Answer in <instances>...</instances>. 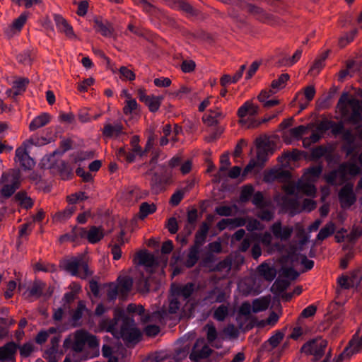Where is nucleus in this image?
Returning a JSON list of instances; mask_svg holds the SVG:
<instances>
[{
    "mask_svg": "<svg viewBox=\"0 0 362 362\" xmlns=\"http://www.w3.org/2000/svg\"><path fill=\"white\" fill-rule=\"evenodd\" d=\"M322 167L320 165L313 166L306 170L301 180L296 184L288 180L283 185V189L287 195L298 194L303 193L308 196H313L316 193V188L313 182L321 175Z\"/></svg>",
    "mask_w": 362,
    "mask_h": 362,
    "instance_id": "nucleus-1",
    "label": "nucleus"
},
{
    "mask_svg": "<svg viewBox=\"0 0 362 362\" xmlns=\"http://www.w3.org/2000/svg\"><path fill=\"white\" fill-rule=\"evenodd\" d=\"M362 173V168L356 163V158L353 156L347 162L341 163L338 169L325 175L326 182L332 185H341L348 179V176H356Z\"/></svg>",
    "mask_w": 362,
    "mask_h": 362,
    "instance_id": "nucleus-2",
    "label": "nucleus"
},
{
    "mask_svg": "<svg viewBox=\"0 0 362 362\" xmlns=\"http://www.w3.org/2000/svg\"><path fill=\"white\" fill-rule=\"evenodd\" d=\"M86 344L89 348L95 349L98 347L99 342L96 337L83 329H80L66 338L63 346L65 349L71 348L76 352H81Z\"/></svg>",
    "mask_w": 362,
    "mask_h": 362,
    "instance_id": "nucleus-3",
    "label": "nucleus"
},
{
    "mask_svg": "<svg viewBox=\"0 0 362 362\" xmlns=\"http://www.w3.org/2000/svg\"><path fill=\"white\" fill-rule=\"evenodd\" d=\"M255 240L260 243L269 254L281 250V245L279 243H273L271 233L266 231L263 233H252L250 236H247L241 243L239 247L240 250L242 252L247 251L252 242Z\"/></svg>",
    "mask_w": 362,
    "mask_h": 362,
    "instance_id": "nucleus-4",
    "label": "nucleus"
},
{
    "mask_svg": "<svg viewBox=\"0 0 362 362\" xmlns=\"http://www.w3.org/2000/svg\"><path fill=\"white\" fill-rule=\"evenodd\" d=\"M117 320L122 321L120 329V336L126 341L130 343H136L139 340L140 332L135 327L134 321L132 317L124 315V311L122 310H115Z\"/></svg>",
    "mask_w": 362,
    "mask_h": 362,
    "instance_id": "nucleus-5",
    "label": "nucleus"
},
{
    "mask_svg": "<svg viewBox=\"0 0 362 362\" xmlns=\"http://www.w3.org/2000/svg\"><path fill=\"white\" fill-rule=\"evenodd\" d=\"M330 129L334 135L342 134L343 139L346 142L345 148L347 155H351L356 148L362 146V128L358 129L360 143L356 142V136L353 135L350 131H344V122L341 121L339 122H332Z\"/></svg>",
    "mask_w": 362,
    "mask_h": 362,
    "instance_id": "nucleus-6",
    "label": "nucleus"
},
{
    "mask_svg": "<svg viewBox=\"0 0 362 362\" xmlns=\"http://www.w3.org/2000/svg\"><path fill=\"white\" fill-rule=\"evenodd\" d=\"M62 267L65 271L72 276H78L81 279H86L92 274L83 255L73 257L64 260L62 262Z\"/></svg>",
    "mask_w": 362,
    "mask_h": 362,
    "instance_id": "nucleus-7",
    "label": "nucleus"
},
{
    "mask_svg": "<svg viewBox=\"0 0 362 362\" xmlns=\"http://www.w3.org/2000/svg\"><path fill=\"white\" fill-rule=\"evenodd\" d=\"M259 112V107L252 101L247 100L238 110L239 122L247 128H253L259 126L260 122H257L252 117Z\"/></svg>",
    "mask_w": 362,
    "mask_h": 362,
    "instance_id": "nucleus-8",
    "label": "nucleus"
},
{
    "mask_svg": "<svg viewBox=\"0 0 362 362\" xmlns=\"http://www.w3.org/2000/svg\"><path fill=\"white\" fill-rule=\"evenodd\" d=\"M327 341L321 338H317L306 342L301 347V352L306 355L313 356L315 360H319L324 354Z\"/></svg>",
    "mask_w": 362,
    "mask_h": 362,
    "instance_id": "nucleus-9",
    "label": "nucleus"
},
{
    "mask_svg": "<svg viewBox=\"0 0 362 362\" xmlns=\"http://www.w3.org/2000/svg\"><path fill=\"white\" fill-rule=\"evenodd\" d=\"M338 283L343 288H356L362 291V272L357 270L350 274L338 279Z\"/></svg>",
    "mask_w": 362,
    "mask_h": 362,
    "instance_id": "nucleus-10",
    "label": "nucleus"
},
{
    "mask_svg": "<svg viewBox=\"0 0 362 362\" xmlns=\"http://www.w3.org/2000/svg\"><path fill=\"white\" fill-rule=\"evenodd\" d=\"M76 236L86 238L89 243L94 244L99 242L104 237V230L101 227L92 226L88 231L80 228L74 230Z\"/></svg>",
    "mask_w": 362,
    "mask_h": 362,
    "instance_id": "nucleus-11",
    "label": "nucleus"
},
{
    "mask_svg": "<svg viewBox=\"0 0 362 362\" xmlns=\"http://www.w3.org/2000/svg\"><path fill=\"white\" fill-rule=\"evenodd\" d=\"M353 187L354 185L352 184L348 183L339 192V199L341 207L344 209L349 208L356 200Z\"/></svg>",
    "mask_w": 362,
    "mask_h": 362,
    "instance_id": "nucleus-12",
    "label": "nucleus"
},
{
    "mask_svg": "<svg viewBox=\"0 0 362 362\" xmlns=\"http://www.w3.org/2000/svg\"><path fill=\"white\" fill-rule=\"evenodd\" d=\"M271 235L281 241L288 240L293 233L291 226H283L280 221L275 222L270 227Z\"/></svg>",
    "mask_w": 362,
    "mask_h": 362,
    "instance_id": "nucleus-13",
    "label": "nucleus"
},
{
    "mask_svg": "<svg viewBox=\"0 0 362 362\" xmlns=\"http://www.w3.org/2000/svg\"><path fill=\"white\" fill-rule=\"evenodd\" d=\"M211 352L204 339H198L190 353L189 358L193 361L208 357Z\"/></svg>",
    "mask_w": 362,
    "mask_h": 362,
    "instance_id": "nucleus-14",
    "label": "nucleus"
},
{
    "mask_svg": "<svg viewBox=\"0 0 362 362\" xmlns=\"http://www.w3.org/2000/svg\"><path fill=\"white\" fill-rule=\"evenodd\" d=\"M195 290V284L187 283L186 284H173L171 286V293L174 297L182 298L183 300H187Z\"/></svg>",
    "mask_w": 362,
    "mask_h": 362,
    "instance_id": "nucleus-15",
    "label": "nucleus"
},
{
    "mask_svg": "<svg viewBox=\"0 0 362 362\" xmlns=\"http://www.w3.org/2000/svg\"><path fill=\"white\" fill-rule=\"evenodd\" d=\"M267 160V153L264 149L259 148L256 159H251L243 170V175L252 172L255 168H262Z\"/></svg>",
    "mask_w": 362,
    "mask_h": 362,
    "instance_id": "nucleus-16",
    "label": "nucleus"
},
{
    "mask_svg": "<svg viewBox=\"0 0 362 362\" xmlns=\"http://www.w3.org/2000/svg\"><path fill=\"white\" fill-rule=\"evenodd\" d=\"M15 161L24 169H30L35 165L33 159L29 156L25 148L23 146L16 148Z\"/></svg>",
    "mask_w": 362,
    "mask_h": 362,
    "instance_id": "nucleus-17",
    "label": "nucleus"
},
{
    "mask_svg": "<svg viewBox=\"0 0 362 362\" xmlns=\"http://www.w3.org/2000/svg\"><path fill=\"white\" fill-rule=\"evenodd\" d=\"M137 257L139 264L144 267L146 272H151L152 269L158 265V260L154 255L145 251L139 252Z\"/></svg>",
    "mask_w": 362,
    "mask_h": 362,
    "instance_id": "nucleus-18",
    "label": "nucleus"
},
{
    "mask_svg": "<svg viewBox=\"0 0 362 362\" xmlns=\"http://www.w3.org/2000/svg\"><path fill=\"white\" fill-rule=\"evenodd\" d=\"M362 349V338L358 336H354L350 341L349 345L339 356V359L343 360L349 358L351 356L358 353Z\"/></svg>",
    "mask_w": 362,
    "mask_h": 362,
    "instance_id": "nucleus-19",
    "label": "nucleus"
},
{
    "mask_svg": "<svg viewBox=\"0 0 362 362\" xmlns=\"http://www.w3.org/2000/svg\"><path fill=\"white\" fill-rule=\"evenodd\" d=\"M229 298V294L219 287H215L209 291L204 300L206 303H215L225 302Z\"/></svg>",
    "mask_w": 362,
    "mask_h": 362,
    "instance_id": "nucleus-20",
    "label": "nucleus"
},
{
    "mask_svg": "<svg viewBox=\"0 0 362 362\" xmlns=\"http://www.w3.org/2000/svg\"><path fill=\"white\" fill-rule=\"evenodd\" d=\"M54 20L59 31L63 33L70 39H75L76 37L71 25L62 16L54 14Z\"/></svg>",
    "mask_w": 362,
    "mask_h": 362,
    "instance_id": "nucleus-21",
    "label": "nucleus"
},
{
    "mask_svg": "<svg viewBox=\"0 0 362 362\" xmlns=\"http://www.w3.org/2000/svg\"><path fill=\"white\" fill-rule=\"evenodd\" d=\"M206 332V337L208 342L217 349L221 347V341L223 339L218 336L215 327L212 324H207L204 327Z\"/></svg>",
    "mask_w": 362,
    "mask_h": 362,
    "instance_id": "nucleus-22",
    "label": "nucleus"
},
{
    "mask_svg": "<svg viewBox=\"0 0 362 362\" xmlns=\"http://www.w3.org/2000/svg\"><path fill=\"white\" fill-rule=\"evenodd\" d=\"M288 258L295 262L293 266H298V264H300L306 270L311 269L314 265L313 260L308 259L305 255L298 254L296 250L289 253Z\"/></svg>",
    "mask_w": 362,
    "mask_h": 362,
    "instance_id": "nucleus-23",
    "label": "nucleus"
},
{
    "mask_svg": "<svg viewBox=\"0 0 362 362\" xmlns=\"http://www.w3.org/2000/svg\"><path fill=\"white\" fill-rule=\"evenodd\" d=\"M12 183L11 185H6L3 187L1 189V194L4 197H11L15 191L18 188L20 185V180H19V174L18 173H14L12 175Z\"/></svg>",
    "mask_w": 362,
    "mask_h": 362,
    "instance_id": "nucleus-24",
    "label": "nucleus"
},
{
    "mask_svg": "<svg viewBox=\"0 0 362 362\" xmlns=\"http://www.w3.org/2000/svg\"><path fill=\"white\" fill-rule=\"evenodd\" d=\"M103 134L108 137H118L121 135L125 134V133L123 131L122 124L117 122L115 124H105L103 129Z\"/></svg>",
    "mask_w": 362,
    "mask_h": 362,
    "instance_id": "nucleus-25",
    "label": "nucleus"
},
{
    "mask_svg": "<svg viewBox=\"0 0 362 362\" xmlns=\"http://www.w3.org/2000/svg\"><path fill=\"white\" fill-rule=\"evenodd\" d=\"M94 28L102 35L105 37H110L113 32V28L108 22L103 23L102 21L96 18L94 20Z\"/></svg>",
    "mask_w": 362,
    "mask_h": 362,
    "instance_id": "nucleus-26",
    "label": "nucleus"
},
{
    "mask_svg": "<svg viewBox=\"0 0 362 362\" xmlns=\"http://www.w3.org/2000/svg\"><path fill=\"white\" fill-rule=\"evenodd\" d=\"M50 121V115L47 113H42L35 117L30 123L29 129L30 131H35L40 127L47 124Z\"/></svg>",
    "mask_w": 362,
    "mask_h": 362,
    "instance_id": "nucleus-27",
    "label": "nucleus"
},
{
    "mask_svg": "<svg viewBox=\"0 0 362 362\" xmlns=\"http://www.w3.org/2000/svg\"><path fill=\"white\" fill-rule=\"evenodd\" d=\"M16 351V345L13 342H10L0 347V361H9L13 357Z\"/></svg>",
    "mask_w": 362,
    "mask_h": 362,
    "instance_id": "nucleus-28",
    "label": "nucleus"
},
{
    "mask_svg": "<svg viewBox=\"0 0 362 362\" xmlns=\"http://www.w3.org/2000/svg\"><path fill=\"white\" fill-rule=\"evenodd\" d=\"M117 281V286L119 288L120 295L122 297H124L132 287V279L127 276H119Z\"/></svg>",
    "mask_w": 362,
    "mask_h": 362,
    "instance_id": "nucleus-29",
    "label": "nucleus"
},
{
    "mask_svg": "<svg viewBox=\"0 0 362 362\" xmlns=\"http://www.w3.org/2000/svg\"><path fill=\"white\" fill-rule=\"evenodd\" d=\"M223 117V114L218 109H216L210 110L209 114L204 115L203 121L207 125L212 126L217 124Z\"/></svg>",
    "mask_w": 362,
    "mask_h": 362,
    "instance_id": "nucleus-30",
    "label": "nucleus"
},
{
    "mask_svg": "<svg viewBox=\"0 0 362 362\" xmlns=\"http://www.w3.org/2000/svg\"><path fill=\"white\" fill-rule=\"evenodd\" d=\"M257 271L261 276L268 281H272L276 276V270L267 263L260 264Z\"/></svg>",
    "mask_w": 362,
    "mask_h": 362,
    "instance_id": "nucleus-31",
    "label": "nucleus"
},
{
    "mask_svg": "<svg viewBox=\"0 0 362 362\" xmlns=\"http://www.w3.org/2000/svg\"><path fill=\"white\" fill-rule=\"evenodd\" d=\"M335 224L330 221L328 222L325 226H323L319 231L316 239L317 240L322 241L327 238L331 236L335 231Z\"/></svg>",
    "mask_w": 362,
    "mask_h": 362,
    "instance_id": "nucleus-32",
    "label": "nucleus"
},
{
    "mask_svg": "<svg viewBox=\"0 0 362 362\" xmlns=\"http://www.w3.org/2000/svg\"><path fill=\"white\" fill-rule=\"evenodd\" d=\"M269 303V297H262L255 299L252 302V312L257 313L264 311L268 308Z\"/></svg>",
    "mask_w": 362,
    "mask_h": 362,
    "instance_id": "nucleus-33",
    "label": "nucleus"
},
{
    "mask_svg": "<svg viewBox=\"0 0 362 362\" xmlns=\"http://www.w3.org/2000/svg\"><path fill=\"white\" fill-rule=\"evenodd\" d=\"M139 107V105L134 98L132 100H124L123 112L125 115H132L133 117L138 114Z\"/></svg>",
    "mask_w": 362,
    "mask_h": 362,
    "instance_id": "nucleus-34",
    "label": "nucleus"
},
{
    "mask_svg": "<svg viewBox=\"0 0 362 362\" xmlns=\"http://www.w3.org/2000/svg\"><path fill=\"white\" fill-rule=\"evenodd\" d=\"M57 339L52 340V346L51 348L47 349L44 354V358L48 361V362H57L58 361V350H57Z\"/></svg>",
    "mask_w": 362,
    "mask_h": 362,
    "instance_id": "nucleus-35",
    "label": "nucleus"
},
{
    "mask_svg": "<svg viewBox=\"0 0 362 362\" xmlns=\"http://www.w3.org/2000/svg\"><path fill=\"white\" fill-rule=\"evenodd\" d=\"M209 226L206 223H202L195 235V245L200 247L205 241Z\"/></svg>",
    "mask_w": 362,
    "mask_h": 362,
    "instance_id": "nucleus-36",
    "label": "nucleus"
},
{
    "mask_svg": "<svg viewBox=\"0 0 362 362\" xmlns=\"http://www.w3.org/2000/svg\"><path fill=\"white\" fill-rule=\"evenodd\" d=\"M289 76L287 74H282L276 80H274L272 83V89L270 92L275 93L279 90L283 88L285 86L286 82L288 80Z\"/></svg>",
    "mask_w": 362,
    "mask_h": 362,
    "instance_id": "nucleus-37",
    "label": "nucleus"
},
{
    "mask_svg": "<svg viewBox=\"0 0 362 362\" xmlns=\"http://www.w3.org/2000/svg\"><path fill=\"white\" fill-rule=\"evenodd\" d=\"M288 260H290L292 263L291 267H287L286 265H283L281 267V274L289 279L294 280L296 279L299 274L296 271L294 267L296 266H293V264L295 263L292 259H289L288 257H287Z\"/></svg>",
    "mask_w": 362,
    "mask_h": 362,
    "instance_id": "nucleus-38",
    "label": "nucleus"
},
{
    "mask_svg": "<svg viewBox=\"0 0 362 362\" xmlns=\"http://www.w3.org/2000/svg\"><path fill=\"white\" fill-rule=\"evenodd\" d=\"M163 99V96L151 95L144 103L151 112H156L159 109Z\"/></svg>",
    "mask_w": 362,
    "mask_h": 362,
    "instance_id": "nucleus-39",
    "label": "nucleus"
},
{
    "mask_svg": "<svg viewBox=\"0 0 362 362\" xmlns=\"http://www.w3.org/2000/svg\"><path fill=\"white\" fill-rule=\"evenodd\" d=\"M156 211V206L154 204L144 202L139 208V217L143 219L148 215L153 214Z\"/></svg>",
    "mask_w": 362,
    "mask_h": 362,
    "instance_id": "nucleus-40",
    "label": "nucleus"
},
{
    "mask_svg": "<svg viewBox=\"0 0 362 362\" xmlns=\"http://www.w3.org/2000/svg\"><path fill=\"white\" fill-rule=\"evenodd\" d=\"M199 247L197 245L191 247L186 260L187 267H192L197 263L199 259Z\"/></svg>",
    "mask_w": 362,
    "mask_h": 362,
    "instance_id": "nucleus-41",
    "label": "nucleus"
},
{
    "mask_svg": "<svg viewBox=\"0 0 362 362\" xmlns=\"http://www.w3.org/2000/svg\"><path fill=\"white\" fill-rule=\"evenodd\" d=\"M281 177L289 178V173L281 170H272L265 175L264 180L267 182H270L274 179H279Z\"/></svg>",
    "mask_w": 362,
    "mask_h": 362,
    "instance_id": "nucleus-42",
    "label": "nucleus"
},
{
    "mask_svg": "<svg viewBox=\"0 0 362 362\" xmlns=\"http://www.w3.org/2000/svg\"><path fill=\"white\" fill-rule=\"evenodd\" d=\"M29 81L27 78H18L13 82L12 88L14 90V95H18L25 90Z\"/></svg>",
    "mask_w": 362,
    "mask_h": 362,
    "instance_id": "nucleus-43",
    "label": "nucleus"
},
{
    "mask_svg": "<svg viewBox=\"0 0 362 362\" xmlns=\"http://www.w3.org/2000/svg\"><path fill=\"white\" fill-rule=\"evenodd\" d=\"M356 62L349 60L346 63V69L341 70L339 73V80L343 81L346 76H351L352 74L356 70L355 69Z\"/></svg>",
    "mask_w": 362,
    "mask_h": 362,
    "instance_id": "nucleus-44",
    "label": "nucleus"
},
{
    "mask_svg": "<svg viewBox=\"0 0 362 362\" xmlns=\"http://www.w3.org/2000/svg\"><path fill=\"white\" fill-rule=\"evenodd\" d=\"M229 308L226 305H221L214 313V317L218 321H223L228 315Z\"/></svg>",
    "mask_w": 362,
    "mask_h": 362,
    "instance_id": "nucleus-45",
    "label": "nucleus"
},
{
    "mask_svg": "<svg viewBox=\"0 0 362 362\" xmlns=\"http://www.w3.org/2000/svg\"><path fill=\"white\" fill-rule=\"evenodd\" d=\"M74 211L75 208L74 206H69L64 211L57 213L54 216V219L57 221H64L69 218L74 214Z\"/></svg>",
    "mask_w": 362,
    "mask_h": 362,
    "instance_id": "nucleus-46",
    "label": "nucleus"
},
{
    "mask_svg": "<svg viewBox=\"0 0 362 362\" xmlns=\"http://www.w3.org/2000/svg\"><path fill=\"white\" fill-rule=\"evenodd\" d=\"M301 54L302 50L297 49L291 57H284L281 60L280 63L281 65L286 66H292L299 60V59L301 57Z\"/></svg>",
    "mask_w": 362,
    "mask_h": 362,
    "instance_id": "nucleus-47",
    "label": "nucleus"
},
{
    "mask_svg": "<svg viewBox=\"0 0 362 362\" xmlns=\"http://www.w3.org/2000/svg\"><path fill=\"white\" fill-rule=\"evenodd\" d=\"M169 4L175 8L182 9L188 13L192 11V6L183 0H170Z\"/></svg>",
    "mask_w": 362,
    "mask_h": 362,
    "instance_id": "nucleus-48",
    "label": "nucleus"
},
{
    "mask_svg": "<svg viewBox=\"0 0 362 362\" xmlns=\"http://www.w3.org/2000/svg\"><path fill=\"white\" fill-rule=\"evenodd\" d=\"M127 161L129 163L134 162L137 157H142L145 154L141 147H132L131 152L127 153Z\"/></svg>",
    "mask_w": 362,
    "mask_h": 362,
    "instance_id": "nucleus-49",
    "label": "nucleus"
},
{
    "mask_svg": "<svg viewBox=\"0 0 362 362\" xmlns=\"http://www.w3.org/2000/svg\"><path fill=\"white\" fill-rule=\"evenodd\" d=\"M300 153L298 151L288 152L279 158V160L283 166H286V163L290 160H296L299 158Z\"/></svg>",
    "mask_w": 362,
    "mask_h": 362,
    "instance_id": "nucleus-50",
    "label": "nucleus"
},
{
    "mask_svg": "<svg viewBox=\"0 0 362 362\" xmlns=\"http://www.w3.org/2000/svg\"><path fill=\"white\" fill-rule=\"evenodd\" d=\"M21 206L28 209L33 206L32 199L23 193H18L16 196Z\"/></svg>",
    "mask_w": 362,
    "mask_h": 362,
    "instance_id": "nucleus-51",
    "label": "nucleus"
},
{
    "mask_svg": "<svg viewBox=\"0 0 362 362\" xmlns=\"http://www.w3.org/2000/svg\"><path fill=\"white\" fill-rule=\"evenodd\" d=\"M35 349V346L33 342L29 341L24 344L19 348L21 356L23 357L29 356Z\"/></svg>",
    "mask_w": 362,
    "mask_h": 362,
    "instance_id": "nucleus-52",
    "label": "nucleus"
},
{
    "mask_svg": "<svg viewBox=\"0 0 362 362\" xmlns=\"http://www.w3.org/2000/svg\"><path fill=\"white\" fill-rule=\"evenodd\" d=\"M356 33H357V30H353L350 33H346V35L342 36L339 40V46L343 47H345L347 44L352 42L354 40L355 36L356 35Z\"/></svg>",
    "mask_w": 362,
    "mask_h": 362,
    "instance_id": "nucleus-53",
    "label": "nucleus"
},
{
    "mask_svg": "<svg viewBox=\"0 0 362 362\" xmlns=\"http://www.w3.org/2000/svg\"><path fill=\"white\" fill-rule=\"evenodd\" d=\"M28 18V15L26 13H22L18 18L14 20L11 25V29H15L18 31H20L23 28L24 24L25 23Z\"/></svg>",
    "mask_w": 362,
    "mask_h": 362,
    "instance_id": "nucleus-54",
    "label": "nucleus"
},
{
    "mask_svg": "<svg viewBox=\"0 0 362 362\" xmlns=\"http://www.w3.org/2000/svg\"><path fill=\"white\" fill-rule=\"evenodd\" d=\"M307 129V127L300 125L297 127L291 129L289 132L292 137L295 139H299L306 132Z\"/></svg>",
    "mask_w": 362,
    "mask_h": 362,
    "instance_id": "nucleus-55",
    "label": "nucleus"
},
{
    "mask_svg": "<svg viewBox=\"0 0 362 362\" xmlns=\"http://www.w3.org/2000/svg\"><path fill=\"white\" fill-rule=\"evenodd\" d=\"M43 284L40 282H35L28 290V296H39L42 292Z\"/></svg>",
    "mask_w": 362,
    "mask_h": 362,
    "instance_id": "nucleus-56",
    "label": "nucleus"
},
{
    "mask_svg": "<svg viewBox=\"0 0 362 362\" xmlns=\"http://www.w3.org/2000/svg\"><path fill=\"white\" fill-rule=\"evenodd\" d=\"M119 73H120V78L122 79L133 81L135 78V74H134V72L125 66L120 67Z\"/></svg>",
    "mask_w": 362,
    "mask_h": 362,
    "instance_id": "nucleus-57",
    "label": "nucleus"
},
{
    "mask_svg": "<svg viewBox=\"0 0 362 362\" xmlns=\"http://www.w3.org/2000/svg\"><path fill=\"white\" fill-rule=\"evenodd\" d=\"M284 205L288 209H290L292 214H296L300 211V207L297 200H291L287 202V198H285L284 200Z\"/></svg>",
    "mask_w": 362,
    "mask_h": 362,
    "instance_id": "nucleus-58",
    "label": "nucleus"
},
{
    "mask_svg": "<svg viewBox=\"0 0 362 362\" xmlns=\"http://www.w3.org/2000/svg\"><path fill=\"white\" fill-rule=\"evenodd\" d=\"M180 302L178 297H174L171 293V298L169 304V312L170 313H176L180 307Z\"/></svg>",
    "mask_w": 362,
    "mask_h": 362,
    "instance_id": "nucleus-59",
    "label": "nucleus"
},
{
    "mask_svg": "<svg viewBox=\"0 0 362 362\" xmlns=\"http://www.w3.org/2000/svg\"><path fill=\"white\" fill-rule=\"evenodd\" d=\"M197 219V210H192L188 212L187 214V221L189 225V229L188 234H190L192 230L194 228V224Z\"/></svg>",
    "mask_w": 362,
    "mask_h": 362,
    "instance_id": "nucleus-60",
    "label": "nucleus"
},
{
    "mask_svg": "<svg viewBox=\"0 0 362 362\" xmlns=\"http://www.w3.org/2000/svg\"><path fill=\"white\" fill-rule=\"evenodd\" d=\"M85 310H86V307H85V305L83 304V303L81 301L79 302L77 309L74 312V313L72 315L73 321L76 322L78 320H79L81 318Z\"/></svg>",
    "mask_w": 362,
    "mask_h": 362,
    "instance_id": "nucleus-61",
    "label": "nucleus"
},
{
    "mask_svg": "<svg viewBox=\"0 0 362 362\" xmlns=\"http://www.w3.org/2000/svg\"><path fill=\"white\" fill-rule=\"evenodd\" d=\"M246 228L249 231H254L262 230L264 226L257 220H251L247 223Z\"/></svg>",
    "mask_w": 362,
    "mask_h": 362,
    "instance_id": "nucleus-62",
    "label": "nucleus"
},
{
    "mask_svg": "<svg viewBox=\"0 0 362 362\" xmlns=\"http://www.w3.org/2000/svg\"><path fill=\"white\" fill-rule=\"evenodd\" d=\"M87 197L85 196L84 192H79L72 194L67 197V201L69 204H73L78 201L86 199Z\"/></svg>",
    "mask_w": 362,
    "mask_h": 362,
    "instance_id": "nucleus-63",
    "label": "nucleus"
},
{
    "mask_svg": "<svg viewBox=\"0 0 362 362\" xmlns=\"http://www.w3.org/2000/svg\"><path fill=\"white\" fill-rule=\"evenodd\" d=\"M138 288L141 292H147L150 289L149 279L141 275V279L138 283Z\"/></svg>",
    "mask_w": 362,
    "mask_h": 362,
    "instance_id": "nucleus-64",
    "label": "nucleus"
}]
</instances>
